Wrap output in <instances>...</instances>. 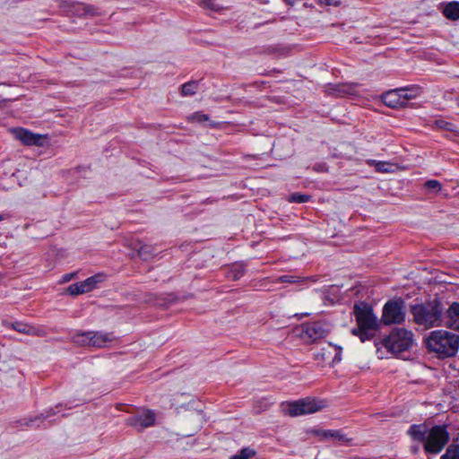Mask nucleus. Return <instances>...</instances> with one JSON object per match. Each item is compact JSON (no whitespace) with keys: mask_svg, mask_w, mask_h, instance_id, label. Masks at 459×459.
Segmentation results:
<instances>
[{"mask_svg":"<svg viewBox=\"0 0 459 459\" xmlns=\"http://www.w3.org/2000/svg\"><path fill=\"white\" fill-rule=\"evenodd\" d=\"M73 9H74V13L79 16H82V15L94 16V15L99 14L98 10L94 6L85 4L82 3L74 4Z\"/></svg>","mask_w":459,"mask_h":459,"instance_id":"20","label":"nucleus"},{"mask_svg":"<svg viewBox=\"0 0 459 459\" xmlns=\"http://www.w3.org/2000/svg\"><path fill=\"white\" fill-rule=\"evenodd\" d=\"M420 94L419 88H400L388 91L382 94L384 104L392 108H402L407 106L408 101Z\"/></svg>","mask_w":459,"mask_h":459,"instance_id":"5","label":"nucleus"},{"mask_svg":"<svg viewBox=\"0 0 459 459\" xmlns=\"http://www.w3.org/2000/svg\"><path fill=\"white\" fill-rule=\"evenodd\" d=\"M317 3L320 5H331V4H333L332 0H317Z\"/></svg>","mask_w":459,"mask_h":459,"instance_id":"35","label":"nucleus"},{"mask_svg":"<svg viewBox=\"0 0 459 459\" xmlns=\"http://www.w3.org/2000/svg\"><path fill=\"white\" fill-rule=\"evenodd\" d=\"M76 274H77V273H69L64 274L60 280V283H65V282L70 281L71 280L75 278Z\"/></svg>","mask_w":459,"mask_h":459,"instance_id":"33","label":"nucleus"},{"mask_svg":"<svg viewBox=\"0 0 459 459\" xmlns=\"http://www.w3.org/2000/svg\"><path fill=\"white\" fill-rule=\"evenodd\" d=\"M156 415L152 410H144L142 414L130 416L126 420V424L134 428L138 432L143 431L155 424Z\"/></svg>","mask_w":459,"mask_h":459,"instance_id":"10","label":"nucleus"},{"mask_svg":"<svg viewBox=\"0 0 459 459\" xmlns=\"http://www.w3.org/2000/svg\"><path fill=\"white\" fill-rule=\"evenodd\" d=\"M91 347L104 348L113 342L114 336L111 333L91 331Z\"/></svg>","mask_w":459,"mask_h":459,"instance_id":"14","label":"nucleus"},{"mask_svg":"<svg viewBox=\"0 0 459 459\" xmlns=\"http://www.w3.org/2000/svg\"><path fill=\"white\" fill-rule=\"evenodd\" d=\"M404 320L405 307L403 299H391L385 304L382 315V322L385 325L401 324Z\"/></svg>","mask_w":459,"mask_h":459,"instance_id":"7","label":"nucleus"},{"mask_svg":"<svg viewBox=\"0 0 459 459\" xmlns=\"http://www.w3.org/2000/svg\"><path fill=\"white\" fill-rule=\"evenodd\" d=\"M299 281V277L294 275H281L275 280V282L295 283Z\"/></svg>","mask_w":459,"mask_h":459,"instance_id":"31","label":"nucleus"},{"mask_svg":"<svg viewBox=\"0 0 459 459\" xmlns=\"http://www.w3.org/2000/svg\"><path fill=\"white\" fill-rule=\"evenodd\" d=\"M13 329L15 331L26 333L30 335H39L40 331L37 329L36 327L30 325L28 324H25L23 322H14L12 324Z\"/></svg>","mask_w":459,"mask_h":459,"instance_id":"21","label":"nucleus"},{"mask_svg":"<svg viewBox=\"0 0 459 459\" xmlns=\"http://www.w3.org/2000/svg\"><path fill=\"white\" fill-rule=\"evenodd\" d=\"M326 333V329L320 322L306 324L302 326V338L308 342H316Z\"/></svg>","mask_w":459,"mask_h":459,"instance_id":"13","label":"nucleus"},{"mask_svg":"<svg viewBox=\"0 0 459 459\" xmlns=\"http://www.w3.org/2000/svg\"><path fill=\"white\" fill-rule=\"evenodd\" d=\"M429 429L424 424H413L408 429V435L415 441L425 444Z\"/></svg>","mask_w":459,"mask_h":459,"instance_id":"16","label":"nucleus"},{"mask_svg":"<svg viewBox=\"0 0 459 459\" xmlns=\"http://www.w3.org/2000/svg\"><path fill=\"white\" fill-rule=\"evenodd\" d=\"M105 279L106 275L104 273H97L82 281L69 285L65 290V292L71 296L88 293L96 289L98 284L103 282Z\"/></svg>","mask_w":459,"mask_h":459,"instance_id":"9","label":"nucleus"},{"mask_svg":"<svg viewBox=\"0 0 459 459\" xmlns=\"http://www.w3.org/2000/svg\"><path fill=\"white\" fill-rule=\"evenodd\" d=\"M325 406L322 400L305 398L290 403L288 405V413L290 416H299L315 413Z\"/></svg>","mask_w":459,"mask_h":459,"instance_id":"8","label":"nucleus"},{"mask_svg":"<svg viewBox=\"0 0 459 459\" xmlns=\"http://www.w3.org/2000/svg\"><path fill=\"white\" fill-rule=\"evenodd\" d=\"M382 344L389 352L397 355L412 346L413 334L407 329L395 328L383 339Z\"/></svg>","mask_w":459,"mask_h":459,"instance_id":"4","label":"nucleus"},{"mask_svg":"<svg viewBox=\"0 0 459 459\" xmlns=\"http://www.w3.org/2000/svg\"><path fill=\"white\" fill-rule=\"evenodd\" d=\"M446 325L459 331V302H454L447 309Z\"/></svg>","mask_w":459,"mask_h":459,"instance_id":"15","label":"nucleus"},{"mask_svg":"<svg viewBox=\"0 0 459 459\" xmlns=\"http://www.w3.org/2000/svg\"><path fill=\"white\" fill-rule=\"evenodd\" d=\"M4 219V217L0 214V221H3Z\"/></svg>","mask_w":459,"mask_h":459,"instance_id":"37","label":"nucleus"},{"mask_svg":"<svg viewBox=\"0 0 459 459\" xmlns=\"http://www.w3.org/2000/svg\"><path fill=\"white\" fill-rule=\"evenodd\" d=\"M14 137L21 141L23 144L29 146H42L45 136L34 134L24 128H13L12 130Z\"/></svg>","mask_w":459,"mask_h":459,"instance_id":"12","label":"nucleus"},{"mask_svg":"<svg viewBox=\"0 0 459 459\" xmlns=\"http://www.w3.org/2000/svg\"><path fill=\"white\" fill-rule=\"evenodd\" d=\"M424 186L430 192L438 193L441 191L442 186L439 181L435 179H430L425 182Z\"/></svg>","mask_w":459,"mask_h":459,"instance_id":"29","label":"nucleus"},{"mask_svg":"<svg viewBox=\"0 0 459 459\" xmlns=\"http://www.w3.org/2000/svg\"><path fill=\"white\" fill-rule=\"evenodd\" d=\"M245 273V266L243 264H234L227 272V277L230 280L237 281Z\"/></svg>","mask_w":459,"mask_h":459,"instance_id":"22","label":"nucleus"},{"mask_svg":"<svg viewBox=\"0 0 459 459\" xmlns=\"http://www.w3.org/2000/svg\"><path fill=\"white\" fill-rule=\"evenodd\" d=\"M357 83H329L325 87V92L335 98L355 95L358 92Z\"/></svg>","mask_w":459,"mask_h":459,"instance_id":"11","label":"nucleus"},{"mask_svg":"<svg viewBox=\"0 0 459 459\" xmlns=\"http://www.w3.org/2000/svg\"><path fill=\"white\" fill-rule=\"evenodd\" d=\"M441 5H443L442 13L446 19L451 21L459 20V2L442 3Z\"/></svg>","mask_w":459,"mask_h":459,"instance_id":"17","label":"nucleus"},{"mask_svg":"<svg viewBox=\"0 0 459 459\" xmlns=\"http://www.w3.org/2000/svg\"><path fill=\"white\" fill-rule=\"evenodd\" d=\"M449 438V434L445 426H434L429 431L424 450L427 453L438 454L448 443Z\"/></svg>","mask_w":459,"mask_h":459,"instance_id":"6","label":"nucleus"},{"mask_svg":"<svg viewBox=\"0 0 459 459\" xmlns=\"http://www.w3.org/2000/svg\"><path fill=\"white\" fill-rule=\"evenodd\" d=\"M91 331L76 333L73 335V342L80 346H91Z\"/></svg>","mask_w":459,"mask_h":459,"instance_id":"23","label":"nucleus"},{"mask_svg":"<svg viewBox=\"0 0 459 459\" xmlns=\"http://www.w3.org/2000/svg\"><path fill=\"white\" fill-rule=\"evenodd\" d=\"M197 4L212 12H220L223 9L215 0H198Z\"/></svg>","mask_w":459,"mask_h":459,"instance_id":"25","label":"nucleus"},{"mask_svg":"<svg viewBox=\"0 0 459 459\" xmlns=\"http://www.w3.org/2000/svg\"><path fill=\"white\" fill-rule=\"evenodd\" d=\"M441 459H459V445H449Z\"/></svg>","mask_w":459,"mask_h":459,"instance_id":"27","label":"nucleus"},{"mask_svg":"<svg viewBox=\"0 0 459 459\" xmlns=\"http://www.w3.org/2000/svg\"><path fill=\"white\" fill-rule=\"evenodd\" d=\"M198 88V82L196 81H191L184 83L181 86V95L182 96H192L194 95Z\"/></svg>","mask_w":459,"mask_h":459,"instance_id":"26","label":"nucleus"},{"mask_svg":"<svg viewBox=\"0 0 459 459\" xmlns=\"http://www.w3.org/2000/svg\"><path fill=\"white\" fill-rule=\"evenodd\" d=\"M309 199H310L309 195L299 194V193L292 194L289 197V201L290 203H298V204L307 203V201H309Z\"/></svg>","mask_w":459,"mask_h":459,"instance_id":"30","label":"nucleus"},{"mask_svg":"<svg viewBox=\"0 0 459 459\" xmlns=\"http://www.w3.org/2000/svg\"><path fill=\"white\" fill-rule=\"evenodd\" d=\"M202 117H203L204 120H207L208 119L207 116H205V115H203Z\"/></svg>","mask_w":459,"mask_h":459,"instance_id":"36","label":"nucleus"},{"mask_svg":"<svg viewBox=\"0 0 459 459\" xmlns=\"http://www.w3.org/2000/svg\"><path fill=\"white\" fill-rule=\"evenodd\" d=\"M56 413V410L54 408H50L49 410L46 411L45 412L41 413L37 419L40 420H46L48 417L55 415Z\"/></svg>","mask_w":459,"mask_h":459,"instance_id":"32","label":"nucleus"},{"mask_svg":"<svg viewBox=\"0 0 459 459\" xmlns=\"http://www.w3.org/2000/svg\"><path fill=\"white\" fill-rule=\"evenodd\" d=\"M316 434L322 439L332 437L342 443H348L350 441L341 430H316Z\"/></svg>","mask_w":459,"mask_h":459,"instance_id":"19","label":"nucleus"},{"mask_svg":"<svg viewBox=\"0 0 459 459\" xmlns=\"http://www.w3.org/2000/svg\"><path fill=\"white\" fill-rule=\"evenodd\" d=\"M369 165H374L377 172L388 173L394 171V165L385 161H376L374 160H368Z\"/></svg>","mask_w":459,"mask_h":459,"instance_id":"24","label":"nucleus"},{"mask_svg":"<svg viewBox=\"0 0 459 459\" xmlns=\"http://www.w3.org/2000/svg\"><path fill=\"white\" fill-rule=\"evenodd\" d=\"M255 451L246 447L243 448L238 454L234 455L230 457V459H251L252 456L255 455Z\"/></svg>","mask_w":459,"mask_h":459,"instance_id":"28","label":"nucleus"},{"mask_svg":"<svg viewBox=\"0 0 459 459\" xmlns=\"http://www.w3.org/2000/svg\"><path fill=\"white\" fill-rule=\"evenodd\" d=\"M134 249L137 250L139 256L143 260H148L152 258L157 252L155 247L142 244L141 242L135 243Z\"/></svg>","mask_w":459,"mask_h":459,"instance_id":"18","label":"nucleus"},{"mask_svg":"<svg viewBox=\"0 0 459 459\" xmlns=\"http://www.w3.org/2000/svg\"><path fill=\"white\" fill-rule=\"evenodd\" d=\"M353 314L358 327L351 330L352 334L359 336L361 342L371 339L378 326L372 307L365 302H359L354 305Z\"/></svg>","mask_w":459,"mask_h":459,"instance_id":"2","label":"nucleus"},{"mask_svg":"<svg viewBox=\"0 0 459 459\" xmlns=\"http://www.w3.org/2000/svg\"><path fill=\"white\" fill-rule=\"evenodd\" d=\"M427 347L439 357H452L459 348V335L444 330L433 331L427 338Z\"/></svg>","mask_w":459,"mask_h":459,"instance_id":"3","label":"nucleus"},{"mask_svg":"<svg viewBox=\"0 0 459 459\" xmlns=\"http://www.w3.org/2000/svg\"><path fill=\"white\" fill-rule=\"evenodd\" d=\"M342 360V352H341V350H339V351L335 354L333 361L334 363H338Z\"/></svg>","mask_w":459,"mask_h":459,"instance_id":"34","label":"nucleus"},{"mask_svg":"<svg viewBox=\"0 0 459 459\" xmlns=\"http://www.w3.org/2000/svg\"><path fill=\"white\" fill-rule=\"evenodd\" d=\"M444 309L442 302L434 299L421 304L413 305L411 314L417 325L429 329L440 325Z\"/></svg>","mask_w":459,"mask_h":459,"instance_id":"1","label":"nucleus"}]
</instances>
